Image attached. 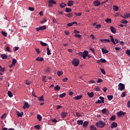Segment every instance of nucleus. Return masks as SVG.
<instances>
[{
    "instance_id": "obj_22",
    "label": "nucleus",
    "mask_w": 130,
    "mask_h": 130,
    "mask_svg": "<svg viewBox=\"0 0 130 130\" xmlns=\"http://www.w3.org/2000/svg\"><path fill=\"white\" fill-rule=\"evenodd\" d=\"M54 89L55 91H59L60 90V87H59V85H57L54 88Z\"/></svg>"
},
{
    "instance_id": "obj_7",
    "label": "nucleus",
    "mask_w": 130,
    "mask_h": 130,
    "mask_svg": "<svg viewBox=\"0 0 130 130\" xmlns=\"http://www.w3.org/2000/svg\"><path fill=\"white\" fill-rule=\"evenodd\" d=\"M89 52L87 50H85L83 52L82 57L84 59H86V57L87 56L88 57H90L88 55Z\"/></svg>"
},
{
    "instance_id": "obj_51",
    "label": "nucleus",
    "mask_w": 130,
    "mask_h": 130,
    "mask_svg": "<svg viewBox=\"0 0 130 130\" xmlns=\"http://www.w3.org/2000/svg\"><path fill=\"white\" fill-rule=\"evenodd\" d=\"M28 10H29V11H30L31 12H33L34 10H35V9H34V8H33V7H28Z\"/></svg>"
},
{
    "instance_id": "obj_60",
    "label": "nucleus",
    "mask_w": 130,
    "mask_h": 130,
    "mask_svg": "<svg viewBox=\"0 0 130 130\" xmlns=\"http://www.w3.org/2000/svg\"><path fill=\"white\" fill-rule=\"evenodd\" d=\"M122 23H123V24H127L128 22L126 20H123Z\"/></svg>"
},
{
    "instance_id": "obj_64",
    "label": "nucleus",
    "mask_w": 130,
    "mask_h": 130,
    "mask_svg": "<svg viewBox=\"0 0 130 130\" xmlns=\"http://www.w3.org/2000/svg\"><path fill=\"white\" fill-rule=\"evenodd\" d=\"M127 106L128 108H130V101H129L127 104Z\"/></svg>"
},
{
    "instance_id": "obj_38",
    "label": "nucleus",
    "mask_w": 130,
    "mask_h": 130,
    "mask_svg": "<svg viewBox=\"0 0 130 130\" xmlns=\"http://www.w3.org/2000/svg\"><path fill=\"white\" fill-rule=\"evenodd\" d=\"M8 95L10 98H12V97H13V93H12V92L11 91H8Z\"/></svg>"
},
{
    "instance_id": "obj_27",
    "label": "nucleus",
    "mask_w": 130,
    "mask_h": 130,
    "mask_svg": "<svg viewBox=\"0 0 130 130\" xmlns=\"http://www.w3.org/2000/svg\"><path fill=\"white\" fill-rule=\"evenodd\" d=\"M65 12L66 13H71V12H72V9L70 8H66L65 9Z\"/></svg>"
},
{
    "instance_id": "obj_47",
    "label": "nucleus",
    "mask_w": 130,
    "mask_h": 130,
    "mask_svg": "<svg viewBox=\"0 0 130 130\" xmlns=\"http://www.w3.org/2000/svg\"><path fill=\"white\" fill-rule=\"evenodd\" d=\"M106 22H107V23H108V24H110V23H111V19L109 18L106 19Z\"/></svg>"
},
{
    "instance_id": "obj_37",
    "label": "nucleus",
    "mask_w": 130,
    "mask_h": 130,
    "mask_svg": "<svg viewBox=\"0 0 130 130\" xmlns=\"http://www.w3.org/2000/svg\"><path fill=\"white\" fill-rule=\"evenodd\" d=\"M40 43L42 46H48V45L47 43H44L42 41H40Z\"/></svg>"
},
{
    "instance_id": "obj_35",
    "label": "nucleus",
    "mask_w": 130,
    "mask_h": 130,
    "mask_svg": "<svg viewBox=\"0 0 130 130\" xmlns=\"http://www.w3.org/2000/svg\"><path fill=\"white\" fill-rule=\"evenodd\" d=\"M36 60L37 61H43V60H44V59L42 57H41V58L38 57L36 58Z\"/></svg>"
},
{
    "instance_id": "obj_17",
    "label": "nucleus",
    "mask_w": 130,
    "mask_h": 130,
    "mask_svg": "<svg viewBox=\"0 0 130 130\" xmlns=\"http://www.w3.org/2000/svg\"><path fill=\"white\" fill-rule=\"evenodd\" d=\"M64 15H65V16H66V17H68V18H72L74 16L73 13H70L67 14H64Z\"/></svg>"
},
{
    "instance_id": "obj_11",
    "label": "nucleus",
    "mask_w": 130,
    "mask_h": 130,
    "mask_svg": "<svg viewBox=\"0 0 130 130\" xmlns=\"http://www.w3.org/2000/svg\"><path fill=\"white\" fill-rule=\"evenodd\" d=\"M93 4L95 7H99V6L101 5V3H100V2H99L98 1H95L93 2Z\"/></svg>"
},
{
    "instance_id": "obj_8",
    "label": "nucleus",
    "mask_w": 130,
    "mask_h": 130,
    "mask_svg": "<svg viewBox=\"0 0 130 130\" xmlns=\"http://www.w3.org/2000/svg\"><path fill=\"white\" fill-rule=\"evenodd\" d=\"M46 29V25H44L43 26H40L39 27H38L36 28V30L37 32L39 31H40L41 30H45Z\"/></svg>"
},
{
    "instance_id": "obj_24",
    "label": "nucleus",
    "mask_w": 130,
    "mask_h": 130,
    "mask_svg": "<svg viewBox=\"0 0 130 130\" xmlns=\"http://www.w3.org/2000/svg\"><path fill=\"white\" fill-rule=\"evenodd\" d=\"M1 57L3 59H7L8 56L6 54H3L1 55Z\"/></svg>"
},
{
    "instance_id": "obj_54",
    "label": "nucleus",
    "mask_w": 130,
    "mask_h": 130,
    "mask_svg": "<svg viewBox=\"0 0 130 130\" xmlns=\"http://www.w3.org/2000/svg\"><path fill=\"white\" fill-rule=\"evenodd\" d=\"M74 14L75 15H76V16H78V17L82 16V13H75Z\"/></svg>"
},
{
    "instance_id": "obj_61",
    "label": "nucleus",
    "mask_w": 130,
    "mask_h": 130,
    "mask_svg": "<svg viewBox=\"0 0 130 130\" xmlns=\"http://www.w3.org/2000/svg\"><path fill=\"white\" fill-rule=\"evenodd\" d=\"M46 22V19L45 18H44L43 20L41 21V24H43V23H45Z\"/></svg>"
},
{
    "instance_id": "obj_36",
    "label": "nucleus",
    "mask_w": 130,
    "mask_h": 130,
    "mask_svg": "<svg viewBox=\"0 0 130 130\" xmlns=\"http://www.w3.org/2000/svg\"><path fill=\"white\" fill-rule=\"evenodd\" d=\"M57 74L58 77H60V76H61L62 74H63V72L62 71H57Z\"/></svg>"
},
{
    "instance_id": "obj_28",
    "label": "nucleus",
    "mask_w": 130,
    "mask_h": 130,
    "mask_svg": "<svg viewBox=\"0 0 130 130\" xmlns=\"http://www.w3.org/2000/svg\"><path fill=\"white\" fill-rule=\"evenodd\" d=\"M113 10H114V11L116 12V11H118V10H119V8H118V7H117V6L114 5L113 6Z\"/></svg>"
},
{
    "instance_id": "obj_45",
    "label": "nucleus",
    "mask_w": 130,
    "mask_h": 130,
    "mask_svg": "<svg viewBox=\"0 0 130 130\" xmlns=\"http://www.w3.org/2000/svg\"><path fill=\"white\" fill-rule=\"evenodd\" d=\"M1 34H2V35H3V36H5V37H7V32H6L4 31H2L1 32Z\"/></svg>"
},
{
    "instance_id": "obj_39",
    "label": "nucleus",
    "mask_w": 130,
    "mask_h": 130,
    "mask_svg": "<svg viewBox=\"0 0 130 130\" xmlns=\"http://www.w3.org/2000/svg\"><path fill=\"white\" fill-rule=\"evenodd\" d=\"M107 98H108V100H109V101H111V100H112V99H113V95H108Z\"/></svg>"
},
{
    "instance_id": "obj_43",
    "label": "nucleus",
    "mask_w": 130,
    "mask_h": 130,
    "mask_svg": "<svg viewBox=\"0 0 130 130\" xmlns=\"http://www.w3.org/2000/svg\"><path fill=\"white\" fill-rule=\"evenodd\" d=\"M16 62H17V59L13 58L12 60V63H13L14 66H15Z\"/></svg>"
},
{
    "instance_id": "obj_41",
    "label": "nucleus",
    "mask_w": 130,
    "mask_h": 130,
    "mask_svg": "<svg viewBox=\"0 0 130 130\" xmlns=\"http://www.w3.org/2000/svg\"><path fill=\"white\" fill-rule=\"evenodd\" d=\"M66 92H64L62 94H59V98H63V97L66 96Z\"/></svg>"
},
{
    "instance_id": "obj_2",
    "label": "nucleus",
    "mask_w": 130,
    "mask_h": 130,
    "mask_svg": "<svg viewBox=\"0 0 130 130\" xmlns=\"http://www.w3.org/2000/svg\"><path fill=\"white\" fill-rule=\"evenodd\" d=\"M80 64V61L79 59L77 58H74L72 60V64L74 66V67H78Z\"/></svg>"
},
{
    "instance_id": "obj_30",
    "label": "nucleus",
    "mask_w": 130,
    "mask_h": 130,
    "mask_svg": "<svg viewBox=\"0 0 130 130\" xmlns=\"http://www.w3.org/2000/svg\"><path fill=\"white\" fill-rule=\"evenodd\" d=\"M83 120H77V124H78V125H82V124H83Z\"/></svg>"
},
{
    "instance_id": "obj_34",
    "label": "nucleus",
    "mask_w": 130,
    "mask_h": 130,
    "mask_svg": "<svg viewBox=\"0 0 130 130\" xmlns=\"http://www.w3.org/2000/svg\"><path fill=\"white\" fill-rule=\"evenodd\" d=\"M39 101L41 102H44V99H43V95L38 98Z\"/></svg>"
},
{
    "instance_id": "obj_63",
    "label": "nucleus",
    "mask_w": 130,
    "mask_h": 130,
    "mask_svg": "<svg viewBox=\"0 0 130 130\" xmlns=\"http://www.w3.org/2000/svg\"><path fill=\"white\" fill-rule=\"evenodd\" d=\"M125 15H126V17L127 19H128V18H130V13H128V14L126 13Z\"/></svg>"
},
{
    "instance_id": "obj_50",
    "label": "nucleus",
    "mask_w": 130,
    "mask_h": 130,
    "mask_svg": "<svg viewBox=\"0 0 130 130\" xmlns=\"http://www.w3.org/2000/svg\"><path fill=\"white\" fill-rule=\"evenodd\" d=\"M35 128H36V129H40L41 127L40 125H37L35 126Z\"/></svg>"
},
{
    "instance_id": "obj_15",
    "label": "nucleus",
    "mask_w": 130,
    "mask_h": 130,
    "mask_svg": "<svg viewBox=\"0 0 130 130\" xmlns=\"http://www.w3.org/2000/svg\"><path fill=\"white\" fill-rule=\"evenodd\" d=\"M87 95L89 98H92V97H94V92H87Z\"/></svg>"
},
{
    "instance_id": "obj_56",
    "label": "nucleus",
    "mask_w": 130,
    "mask_h": 130,
    "mask_svg": "<svg viewBox=\"0 0 130 130\" xmlns=\"http://www.w3.org/2000/svg\"><path fill=\"white\" fill-rule=\"evenodd\" d=\"M103 80L102 79L99 78L97 81V83H102Z\"/></svg>"
},
{
    "instance_id": "obj_62",
    "label": "nucleus",
    "mask_w": 130,
    "mask_h": 130,
    "mask_svg": "<svg viewBox=\"0 0 130 130\" xmlns=\"http://www.w3.org/2000/svg\"><path fill=\"white\" fill-rule=\"evenodd\" d=\"M18 49H19V47H15L14 48V51H17V50H18Z\"/></svg>"
},
{
    "instance_id": "obj_32",
    "label": "nucleus",
    "mask_w": 130,
    "mask_h": 130,
    "mask_svg": "<svg viewBox=\"0 0 130 130\" xmlns=\"http://www.w3.org/2000/svg\"><path fill=\"white\" fill-rule=\"evenodd\" d=\"M47 54L48 55H50L51 54V52H50V50L49 49V47L47 48Z\"/></svg>"
},
{
    "instance_id": "obj_48",
    "label": "nucleus",
    "mask_w": 130,
    "mask_h": 130,
    "mask_svg": "<svg viewBox=\"0 0 130 130\" xmlns=\"http://www.w3.org/2000/svg\"><path fill=\"white\" fill-rule=\"evenodd\" d=\"M101 72L103 75H105V74H106V73L105 72V70H104V69L102 68L101 69Z\"/></svg>"
},
{
    "instance_id": "obj_59",
    "label": "nucleus",
    "mask_w": 130,
    "mask_h": 130,
    "mask_svg": "<svg viewBox=\"0 0 130 130\" xmlns=\"http://www.w3.org/2000/svg\"><path fill=\"white\" fill-rule=\"evenodd\" d=\"M76 115L78 116V117H81V114L78 112H76Z\"/></svg>"
},
{
    "instance_id": "obj_9",
    "label": "nucleus",
    "mask_w": 130,
    "mask_h": 130,
    "mask_svg": "<svg viewBox=\"0 0 130 130\" xmlns=\"http://www.w3.org/2000/svg\"><path fill=\"white\" fill-rule=\"evenodd\" d=\"M118 124L115 122H113L111 125V128H115Z\"/></svg>"
},
{
    "instance_id": "obj_20",
    "label": "nucleus",
    "mask_w": 130,
    "mask_h": 130,
    "mask_svg": "<svg viewBox=\"0 0 130 130\" xmlns=\"http://www.w3.org/2000/svg\"><path fill=\"white\" fill-rule=\"evenodd\" d=\"M97 61L99 63H100L101 61V62H102V63H105V62H106V60H105V59L101 58L100 60H98Z\"/></svg>"
},
{
    "instance_id": "obj_26",
    "label": "nucleus",
    "mask_w": 130,
    "mask_h": 130,
    "mask_svg": "<svg viewBox=\"0 0 130 130\" xmlns=\"http://www.w3.org/2000/svg\"><path fill=\"white\" fill-rule=\"evenodd\" d=\"M59 7L61 9H63V8H64L65 7H67V4L64 3H61V4H59Z\"/></svg>"
},
{
    "instance_id": "obj_42",
    "label": "nucleus",
    "mask_w": 130,
    "mask_h": 130,
    "mask_svg": "<svg viewBox=\"0 0 130 130\" xmlns=\"http://www.w3.org/2000/svg\"><path fill=\"white\" fill-rule=\"evenodd\" d=\"M126 91H124L122 92L121 94V97H122V98H123V97H125L126 95Z\"/></svg>"
},
{
    "instance_id": "obj_5",
    "label": "nucleus",
    "mask_w": 130,
    "mask_h": 130,
    "mask_svg": "<svg viewBox=\"0 0 130 130\" xmlns=\"http://www.w3.org/2000/svg\"><path fill=\"white\" fill-rule=\"evenodd\" d=\"M126 114V113L125 112H123L122 111H120L117 112V115L119 117H121V116H124Z\"/></svg>"
},
{
    "instance_id": "obj_40",
    "label": "nucleus",
    "mask_w": 130,
    "mask_h": 130,
    "mask_svg": "<svg viewBox=\"0 0 130 130\" xmlns=\"http://www.w3.org/2000/svg\"><path fill=\"white\" fill-rule=\"evenodd\" d=\"M37 119L39 120V121H41V120H42V116L39 114L37 116Z\"/></svg>"
},
{
    "instance_id": "obj_6",
    "label": "nucleus",
    "mask_w": 130,
    "mask_h": 130,
    "mask_svg": "<svg viewBox=\"0 0 130 130\" xmlns=\"http://www.w3.org/2000/svg\"><path fill=\"white\" fill-rule=\"evenodd\" d=\"M99 99H100V100H98L97 102H95V104H100L101 103H104V98L102 96H100L99 97Z\"/></svg>"
},
{
    "instance_id": "obj_19",
    "label": "nucleus",
    "mask_w": 130,
    "mask_h": 130,
    "mask_svg": "<svg viewBox=\"0 0 130 130\" xmlns=\"http://www.w3.org/2000/svg\"><path fill=\"white\" fill-rule=\"evenodd\" d=\"M89 124V122L88 121H85L83 124V127H87Z\"/></svg>"
},
{
    "instance_id": "obj_55",
    "label": "nucleus",
    "mask_w": 130,
    "mask_h": 130,
    "mask_svg": "<svg viewBox=\"0 0 130 130\" xmlns=\"http://www.w3.org/2000/svg\"><path fill=\"white\" fill-rule=\"evenodd\" d=\"M99 28H101V24H97L95 26V29H99Z\"/></svg>"
},
{
    "instance_id": "obj_14",
    "label": "nucleus",
    "mask_w": 130,
    "mask_h": 130,
    "mask_svg": "<svg viewBox=\"0 0 130 130\" xmlns=\"http://www.w3.org/2000/svg\"><path fill=\"white\" fill-rule=\"evenodd\" d=\"M68 7H73L74 6V1H70L68 2Z\"/></svg>"
},
{
    "instance_id": "obj_57",
    "label": "nucleus",
    "mask_w": 130,
    "mask_h": 130,
    "mask_svg": "<svg viewBox=\"0 0 130 130\" xmlns=\"http://www.w3.org/2000/svg\"><path fill=\"white\" fill-rule=\"evenodd\" d=\"M126 54H127V55H130V50L128 49L126 50Z\"/></svg>"
},
{
    "instance_id": "obj_52",
    "label": "nucleus",
    "mask_w": 130,
    "mask_h": 130,
    "mask_svg": "<svg viewBox=\"0 0 130 130\" xmlns=\"http://www.w3.org/2000/svg\"><path fill=\"white\" fill-rule=\"evenodd\" d=\"M45 79H46V76H44L43 77L42 81H43V82H45V83H46V81Z\"/></svg>"
},
{
    "instance_id": "obj_3",
    "label": "nucleus",
    "mask_w": 130,
    "mask_h": 130,
    "mask_svg": "<svg viewBox=\"0 0 130 130\" xmlns=\"http://www.w3.org/2000/svg\"><path fill=\"white\" fill-rule=\"evenodd\" d=\"M118 90H119V91H123V90H124L125 88V86L124 85V84L121 83H120L118 84Z\"/></svg>"
},
{
    "instance_id": "obj_29",
    "label": "nucleus",
    "mask_w": 130,
    "mask_h": 130,
    "mask_svg": "<svg viewBox=\"0 0 130 130\" xmlns=\"http://www.w3.org/2000/svg\"><path fill=\"white\" fill-rule=\"evenodd\" d=\"M23 114H24V113L23 112H21V113L18 112L17 113V116H18V117H22V116H23Z\"/></svg>"
},
{
    "instance_id": "obj_46",
    "label": "nucleus",
    "mask_w": 130,
    "mask_h": 130,
    "mask_svg": "<svg viewBox=\"0 0 130 130\" xmlns=\"http://www.w3.org/2000/svg\"><path fill=\"white\" fill-rule=\"evenodd\" d=\"M45 71H46V73H49V72H50V71H51V69L49 67H47Z\"/></svg>"
},
{
    "instance_id": "obj_53",
    "label": "nucleus",
    "mask_w": 130,
    "mask_h": 130,
    "mask_svg": "<svg viewBox=\"0 0 130 130\" xmlns=\"http://www.w3.org/2000/svg\"><path fill=\"white\" fill-rule=\"evenodd\" d=\"M74 36L75 37H78V38H81L82 37V36L80 34H78V35H75Z\"/></svg>"
},
{
    "instance_id": "obj_18",
    "label": "nucleus",
    "mask_w": 130,
    "mask_h": 130,
    "mask_svg": "<svg viewBox=\"0 0 130 130\" xmlns=\"http://www.w3.org/2000/svg\"><path fill=\"white\" fill-rule=\"evenodd\" d=\"M82 97H83V95H78V96H75L73 98L75 100H80V99H81V98H82Z\"/></svg>"
},
{
    "instance_id": "obj_16",
    "label": "nucleus",
    "mask_w": 130,
    "mask_h": 130,
    "mask_svg": "<svg viewBox=\"0 0 130 130\" xmlns=\"http://www.w3.org/2000/svg\"><path fill=\"white\" fill-rule=\"evenodd\" d=\"M102 112L104 114H108V113L109 112H108V110H107V109L106 108H105L104 109H103L102 110Z\"/></svg>"
},
{
    "instance_id": "obj_23",
    "label": "nucleus",
    "mask_w": 130,
    "mask_h": 130,
    "mask_svg": "<svg viewBox=\"0 0 130 130\" xmlns=\"http://www.w3.org/2000/svg\"><path fill=\"white\" fill-rule=\"evenodd\" d=\"M110 38L111 39V41L112 42V43H113V44H116V43H115V41H114V39L113 38V36H110Z\"/></svg>"
},
{
    "instance_id": "obj_4",
    "label": "nucleus",
    "mask_w": 130,
    "mask_h": 130,
    "mask_svg": "<svg viewBox=\"0 0 130 130\" xmlns=\"http://www.w3.org/2000/svg\"><path fill=\"white\" fill-rule=\"evenodd\" d=\"M48 7L52 8V5H56V2L54 0H50L48 1Z\"/></svg>"
},
{
    "instance_id": "obj_33",
    "label": "nucleus",
    "mask_w": 130,
    "mask_h": 130,
    "mask_svg": "<svg viewBox=\"0 0 130 130\" xmlns=\"http://www.w3.org/2000/svg\"><path fill=\"white\" fill-rule=\"evenodd\" d=\"M90 130H97V128L94 125H91L90 127Z\"/></svg>"
},
{
    "instance_id": "obj_58",
    "label": "nucleus",
    "mask_w": 130,
    "mask_h": 130,
    "mask_svg": "<svg viewBox=\"0 0 130 130\" xmlns=\"http://www.w3.org/2000/svg\"><path fill=\"white\" fill-rule=\"evenodd\" d=\"M95 91H100V89L99 88V87L98 86H96L94 88Z\"/></svg>"
},
{
    "instance_id": "obj_31",
    "label": "nucleus",
    "mask_w": 130,
    "mask_h": 130,
    "mask_svg": "<svg viewBox=\"0 0 130 130\" xmlns=\"http://www.w3.org/2000/svg\"><path fill=\"white\" fill-rule=\"evenodd\" d=\"M5 51H8V52H12L11 51V48L9 46H7L6 47Z\"/></svg>"
},
{
    "instance_id": "obj_12",
    "label": "nucleus",
    "mask_w": 130,
    "mask_h": 130,
    "mask_svg": "<svg viewBox=\"0 0 130 130\" xmlns=\"http://www.w3.org/2000/svg\"><path fill=\"white\" fill-rule=\"evenodd\" d=\"M101 42H103V43H107L108 42L109 43L110 42V40L109 39H101L100 40Z\"/></svg>"
},
{
    "instance_id": "obj_21",
    "label": "nucleus",
    "mask_w": 130,
    "mask_h": 130,
    "mask_svg": "<svg viewBox=\"0 0 130 130\" xmlns=\"http://www.w3.org/2000/svg\"><path fill=\"white\" fill-rule=\"evenodd\" d=\"M102 52H103V54H106V53H108V50L104 48L102 49Z\"/></svg>"
},
{
    "instance_id": "obj_10",
    "label": "nucleus",
    "mask_w": 130,
    "mask_h": 130,
    "mask_svg": "<svg viewBox=\"0 0 130 130\" xmlns=\"http://www.w3.org/2000/svg\"><path fill=\"white\" fill-rule=\"evenodd\" d=\"M30 107V105L27 102L24 103V105L23 107V109H26V108H29Z\"/></svg>"
},
{
    "instance_id": "obj_13",
    "label": "nucleus",
    "mask_w": 130,
    "mask_h": 130,
    "mask_svg": "<svg viewBox=\"0 0 130 130\" xmlns=\"http://www.w3.org/2000/svg\"><path fill=\"white\" fill-rule=\"evenodd\" d=\"M110 29L112 33H113L114 34L116 33V28H115V27L111 26Z\"/></svg>"
},
{
    "instance_id": "obj_1",
    "label": "nucleus",
    "mask_w": 130,
    "mask_h": 130,
    "mask_svg": "<svg viewBox=\"0 0 130 130\" xmlns=\"http://www.w3.org/2000/svg\"><path fill=\"white\" fill-rule=\"evenodd\" d=\"M95 125L98 127H100L101 128H103L104 126H105V122L102 121H99V122H96Z\"/></svg>"
},
{
    "instance_id": "obj_44",
    "label": "nucleus",
    "mask_w": 130,
    "mask_h": 130,
    "mask_svg": "<svg viewBox=\"0 0 130 130\" xmlns=\"http://www.w3.org/2000/svg\"><path fill=\"white\" fill-rule=\"evenodd\" d=\"M116 117L115 115L112 116L110 118V120L112 121H113V120H115Z\"/></svg>"
},
{
    "instance_id": "obj_25",
    "label": "nucleus",
    "mask_w": 130,
    "mask_h": 130,
    "mask_svg": "<svg viewBox=\"0 0 130 130\" xmlns=\"http://www.w3.org/2000/svg\"><path fill=\"white\" fill-rule=\"evenodd\" d=\"M68 114V113L66 112H62L61 114V116L62 118H64L67 116V115Z\"/></svg>"
},
{
    "instance_id": "obj_49",
    "label": "nucleus",
    "mask_w": 130,
    "mask_h": 130,
    "mask_svg": "<svg viewBox=\"0 0 130 130\" xmlns=\"http://www.w3.org/2000/svg\"><path fill=\"white\" fill-rule=\"evenodd\" d=\"M52 20H53V22L54 24H57V21H56V19H55L54 17H53Z\"/></svg>"
}]
</instances>
